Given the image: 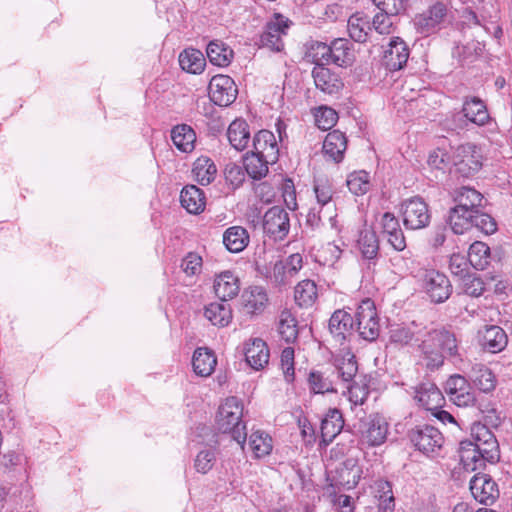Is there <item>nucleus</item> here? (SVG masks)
<instances>
[{"instance_id":"nucleus-47","label":"nucleus","mask_w":512,"mask_h":512,"mask_svg":"<svg viewBox=\"0 0 512 512\" xmlns=\"http://www.w3.org/2000/svg\"><path fill=\"white\" fill-rule=\"evenodd\" d=\"M192 173L199 184L208 185L214 180L217 169L210 158L202 156L194 162Z\"/></svg>"},{"instance_id":"nucleus-42","label":"nucleus","mask_w":512,"mask_h":512,"mask_svg":"<svg viewBox=\"0 0 512 512\" xmlns=\"http://www.w3.org/2000/svg\"><path fill=\"white\" fill-rule=\"evenodd\" d=\"M318 298L317 285L313 280L305 279L294 288V299L301 308L311 307Z\"/></svg>"},{"instance_id":"nucleus-63","label":"nucleus","mask_w":512,"mask_h":512,"mask_svg":"<svg viewBox=\"0 0 512 512\" xmlns=\"http://www.w3.org/2000/svg\"><path fill=\"white\" fill-rule=\"evenodd\" d=\"M271 283L275 286H286L293 278L287 270V265L283 261H276L269 276Z\"/></svg>"},{"instance_id":"nucleus-12","label":"nucleus","mask_w":512,"mask_h":512,"mask_svg":"<svg viewBox=\"0 0 512 512\" xmlns=\"http://www.w3.org/2000/svg\"><path fill=\"white\" fill-rule=\"evenodd\" d=\"M448 13L447 4L436 1L426 11L414 17V26L418 33L424 36L433 34L445 20Z\"/></svg>"},{"instance_id":"nucleus-10","label":"nucleus","mask_w":512,"mask_h":512,"mask_svg":"<svg viewBox=\"0 0 512 512\" xmlns=\"http://www.w3.org/2000/svg\"><path fill=\"white\" fill-rule=\"evenodd\" d=\"M262 226L270 238L282 241L290 230L289 213L281 206H273L265 212Z\"/></svg>"},{"instance_id":"nucleus-14","label":"nucleus","mask_w":512,"mask_h":512,"mask_svg":"<svg viewBox=\"0 0 512 512\" xmlns=\"http://www.w3.org/2000/svg\"><path fill=\"white\" fill-rule=\"evenodd\" d=\"M209 97L218 106H228L237 97L238 90L234 80L228 75L218 74L212 77L208 86Z\"/></svg>"},{"instance_id":"nucleus-51","label":"nucleus","mask_w":512,"mask_h":512,"mask_svg":"<svg viewBox=\"0 0 512 512\" xmlns=\"http://www.w3.org/2000/svg\"><path fill=\"white\" fill-rule=\"evenodd\" d=\"M472 381L482 392L489 393L496 388V377L485 365H477L473 368Z\"/></svg>"},{"instance_id":"nucleus-55","label":"nucleus","mask_w":512,"mask_h":512,"mask_svg":"<svg viewBox=\"0 0 512 512\" xmlns=\"http://www.w3.org/2000/svg\"><path fill=\"white\" fill-rule=\"evenodd\" d=\"M347 187L355 195H364L370 189V176L365 171L351 173L347 178Z\"/></svg>"},{"instance_id":"nucleus-39","label":"nucleus","mask_w":512,"mask_h":512,"mask_svg":"<svg viewBox=\"0 0 512 512\" xmlns=\"http://www.w3.org/2000/svg\"><path fill=\"white\" fill-rule=\"evenodd\" d=\"M347 30L351 39L355 42L364 43L367 41L371 30L370 20L363 13L357 12L349 17Z\"/></svg>"},{"instance_id":"nucleus-37","label":"nucleus","mask_w":512,"mask_h":512,"mask_svg":"<svg viewBox=\"0 0 512 512\" xmlns=\"http://www.w3.org/2000/svg\"><path fill=\"white\" fill-rule=\"evenodd\" d=\"M223 244L228 251L239 253L249 244V234L242 226L229 227L223 234Z\"/></svg>"},{"instance_id":"nucleus-35","label":"nucleus","mask_w":512,"mask_h":512,"mask_svg":"<svg viewBox=\"0 0 512 512\" xmlns=\"http://www.w3.org/2000/svg\"><path fill=\"white\" fill-rule=\"evenodd\" d=\"M417 325L412 322L410 326L394 325L389 330V341L398 347H405L417 342V337L423 330H416Z\"/></svg>"},{"instance_id":"nucleus-17","label":"nucleus","mask_w":512,"mask_h":512,"mask_svg":"<svg viewBox=\"0 0 512 512\" xmlns=\"http://www.w3.org/2000/svg\"><path fill=\"white\" fill-rule=\"evenodd\" d=\"M314 192L317 199L316 205H321L329 211L327 213L328 224L332 229L340 231L336 214V206L332 201L334 195L332 183L327 178H319L315 181Z\"/></svg>"},{"instance_id":"nucleus-27","label":"nucleus","mask_w":512,"mask_h":512,"mask_svg":"<svg viewBox=\"0 0 512 512\" xmlns=\"http://www.w3.org/2000/svg\"><path fill=\"white\" fill-rule=\"evenodd\" d=\"M371 493L377 502L378 512H394L395 497L392 484L384 479H377L371 485Z\"/></svg>"},{"instance_id":"nucleus-30","label":"nucleus","mask_w":512,"mask_h":512,"mask_svg":"<svg viewBox=\"0 0 512 512\" xmlns=\"http://www.w3.org/2000/svg\"><path fill=\"white\" fill-rule=\"evenodd\" d=\"M180 202L182 207L191 214L201 213L206 205L204 192L195 185H187L182 189Z\"/></svg>"},{"instance_id":"nucleus-41","label":"nucleus","mask_w":512,"mask_h":512,"mask_svg":"<svg viewBox=\"0 0 512 512\" xmlns=\"http://www.w3.org/2000/svg\"><path fill=\"white\" fill-rule=\"evenodd\" d=\"M275 161H266L261 155L247 152L243 157V164L246 173L254 180L264 178L269 172V165Z\"/></svg>"},{"instance_id":"nucleus-28","label":"nucleus","mask_w":512,"mask_h":512,"mask_svg":"<svg viewBox=\"0 0 512 512\" xmlns=\"http://www.w3.org/2000/svg\"><path fill=\"white\" fill-rule=\"evenodd\" d=\"M344 419L342 413L337 408H330L321 421V441L324 445L330 444L334 438L342 431Z\"/></svg>"},{"instance_id":"nucleus-45","label":"nucleus","mask_w":512,"mask_h":512,"mask_svg":"<svg viewBox=\"0 0 512 512\" xmlns=\"http://www.w3.org/2000/svg\"><path fill=\"white\" fill-rule=\"evenodd\" d=\"M171 138L174 145L182 152H191L194 149L196 134L186 124L175 126L171 131Z\"/></svg>"},{"instance_id":"nucleus-50","label":"nucleus","mask_w":512,"mask_h":512,"mask_svg":"<svg viewBox=\"0 0 512 512\" xmlns=\"http://www.w3.org/2000/svg\"><path fill=\"white\" fill-rule=\"evenodd\" d=\"M471 437L472 440H463L460 442V455L462 451H466V448H479L480 444H484L495 436L486 425L474 423L471 427Z\"/></svg>"},{"instance_id":"nucleus-1","label":"nucleus","mask_w":512,"mask_h":512,"mask_svg":"<svg viewBox=\"0 0 512 512\" xmlns=\"http://www.w3.org/2000/svg\"><path fill=\"white\" fill-rule=\"evenodd\" d=\"M418 362L428 372L443 367L445 358L460 359L459 341L445 327L424 328L417 337Z\"/></svg>"},{"instance_id":"nucleus-3","label":"nucleus","mask_w":512,"mask_h":512,"mask_svg":"<svg viewBox=\"0 0 512 512\" xmlns=\"http://www.w3.org/2000/svg\"><path fill=\"white\" fill-rule=\"evenodd\" d=\"M500 459L499 445L496 437L480 444L479 448H466L461 452L460 461L466 471L483 470L486 463L495 464Z\"/></svg>"},{"instance_id":"nucleus-21","label":"nucleus","mask_w":512,"mask_h":512,"mask_svg":"<svg viewBox=\"0 0 512 512\" xmlns=\"http://www.w3.org/2000/svg\"><path fill=\"white\" fill-rule=\"evenodd\" d=\"M312 77L316 88L325 94H338L344 87L340 76L324 66H315Z\"/></svg>"},{"instance_id":"nucleus-23","label":"nucleus","mask_w":512,"mask_h":512,"mask_svg":"<svg viewBox=\"0 0 512 512\" xmlns=\"http://www.w3.org/2000/svg\"><path fill=\"white\" fill-rule=\"evenodd\" d=\"M244 355L248 365L255 370L263 369L270 356L266 342L260 338H253L245 343Z\"/></svg>"},{"instance_id":"nucleus-16","label":"nucleus","mask_w":512,"mask_h":512,"mask_svg":"<svg viewBox=\"0 0 512 512\" xmlns=\"http://www.w3.org/2000/svg\"><path fill=\"white\" fill-rule=\"evenodd\" d=\"M470 491L476 501L492 505L499 497L496 482L487 474L477 473L470 480Z\"/></svg>"},{"instance_id":"nucleus-19","label":"nucleus","mask_w":512,"mask_h":512,"mask_svg":"<svg viewBox=\"0 0 512 512\" xmlns=\"http://www.w3.org/2000/svg\"><path fill=\"white\" fill-rule=\"evenodd\" d=\"M268 304V296L261 286H251L241 296V309L249 316L261 314Z\"/></svg>"},{"instance_id":"nucleus-58","label":"nucleus","mask_w":512,"mask_h":512,"mask_svg":"<svg viewBox=\"0 0 512 512\" xmlns=\"http://www.w3.org/2000/svg\"><path fill=\"white\" fill-rule=\"evenodd\" d=\"M338 121L337 112L330 107H319L315 113V124L323 130H330Z\"/></svg>"},{"instance_id":"nucleus-57","label":"nucleus","mask_w":512,"mask_h":512,"mask_svg":"<svg viewBox=\"0 0 512 512\" xmlns=\"http://www.w3.org/2000/svg\"><path fill=\"white\" fill-rule=\"evenodd\" d=\"M347 356L348 357H343L337 360L338 376L345 382L352 381L358 371V364L355 356L352 354H347Z\"/></svg>"},{"instance_id":"nucleus-7","label":"nucleus","mask_w":512,"mask_h":512,"mask_svg":"<svg viewBox=\"0 0 512 512\" xmlns=\"http://www.w3.org/2000/svg\"><path fill=\"white\" fill-rule=\"evenodd\" d=\"M401 214L404 226L410 230L423 229L431 220L428 204L419 196L406 199L401 205Z\"/></svg>"},{"instance_id":"nucleus-4","label":"nucleus","mask_w":512,"mask_h":512,"mask_svg":"<svg viewBox=\"0 0 512 512\" xmlns=\"http://www.w3.org/2000/svg\"><path fill=\"white\" fill-rule=\"evenodd\" d=\"M358 433L359 443L362 446L379 447L387 441L389 424L382 415L373 413L360 420Z\"/></svg>"},{"instance_id":"nucleus-64","label":"nucleus","mask_w":512,"mask_h":512,"mask_svg":"<svg viewBox=\"0 0 512 512\" xmlns=\"http://www.w3.org/2000/svg\"><path fill=\"white\" fill-rule=\"evenodd\" d=\"M215 461L216 455L213 450H202L194 460V467L197 472L206 474L213 468Z\"/></svg>"},{"instance_id":"nucleus-25","label":"nucleus","mask_w":512,"mask_h":512,"mask_svg":"<svg viewBox=\"0 0 512 512\" xmlns=\"http://www.w3.org/2000/svg\"><path fill=\"white\" fill-rule=\"evenodd\" d=\"M414 399L419 406L428 411L438 410L444 403L442 392L435 384L429 382L416 387Z\"/></svg>"},{"instance_id":"nucleus-56","label":"nucleus","mask_w":512,"mask_h":512,"mask_svg":"<svg viewBox=\"0 0 512 512\" xmlns=\"http://www.w3.org/2000/svg\"><path fill=\"white\" fill-rule=\"evenodd\" d=\"M369 395V386L364 381H354L347 388V397L352 406L363 405Z\"/></svg>"},{"instance_id":"nucleus-6","label":"nucleus","mask_w":512,"mask_h":512,"mask_svg":"<svg viewBox=\"0 0 512 512\" xmlns=\"http://www.w3.org/2000/svg\"><path fill=\"white\" fill-rule=\"evenodd\" d=\"M408 436L414 447L426 455L437 454L444 444L440 430L428 424L415 426Z\"/></svg>"},{"instance_id":"nucleus-33","label":"nucleus","mask_w":512,"mask_h":512,"mask_svg":"<svg viewBox=\"0 0 512 512\" xmlns=\"http://www.w3.org/2000/svg\"><path fill=\"white\" fill-rule=\"evenodd\" d=\"M206 54L210 63L219 67H227L234 57V51L221 40L210 41Z\"/></svg>"},{"instance_id":"nucleus-15","label":"nucleus","mask_w":512,"mask_h":512,"mask_svg":"<svg viewBox=\"0 0 512 512\" xmlns=\"http://www.w3.org/2000/svg\"><path fill=\"white\" fill-rule=\"evenodd\" d=\"M288 20L281 14H276L274 20L268 22L259 38V45L271 51L279 52L283 49L282 35L288 29Z\"/></svg>"},{"instance_id":"nucleus-9","label":"nucleus","mask_w":512,"mask_h":512,"mask_svg":"<svg viewBox=\"0 0 512 512\" xmlns=\"http://www.w3.org/2000/svg\"><path fill=\"white\" fill-rule=\"evenodd\" d=\"M444 390L450 401L459 407H473L476 405V395L472 386L460 374L451 375L445 382Z\"/></svg>"},{"instance_id":"nucleus-53","label":"nucleus","mask_w":512,"mask_h":512,"mask_svg":"<svg viewBox=\"0 0 512 512\" xmlns=\"http://www.w3.org/2000/svg\"><path fill=\"white\" fill-rule=\"evenodd\" d=\"M310 389L314 393L336 392L334 382L326 372L312 371L309 375Z\"/></svg>"},{"instance_id":"nucleus-43","label":"nucleus","mask_w":512,"mask_h":512,"mask_svg":"<svg viewBox=\"0 0 512 512\" xmlns=\"http://www.w3.org/2000/svg\"><path fill=\"white\" fill-rule=\"evenodd\" d=\"M462 111L470 122L479 126L485 125L489 120L486 105L480 98L472 97L467 99L464 102Z\"/></svg>"},{"instance_id":"nucleus-60","label":"nucleus","mask_w":512,"mask_h":512,"mask_svg":"<svg viewBox=\"0 0 512 512\" xmlns=\"http://www.w3.org/2000/svg\"><path fill=\"white\" fill-rule=\"evenodd\" d=\"M462 281V287L465 294L471 297H479L485 291L483 280L475 274H468Z\"/></svg>"},{"instance_id":"nucleus-44","label":"nucleus","mask_w":512,"mask_h":512,"mask_svg":"<svg viewBox=\"0 0 512 512\" xmlns=\"http://www.w3.org/2000/svg\"><path fill=\"white\" fill-rule=\"evenodd\" d=\"M476 210L451 208L449 211V224L455 234H463L473 228V215Z\"/></svg>"},{"instance_id":"nucleus-13","label":"nucleus","mask_w":512,"mask_h":512,"mask_svg":"<svg viewBox=\"0 0 512 512\" xmlns=\"http://www.w3.org/2000/svg\"><path fill=\"white\" fill-rule=\"evenodd\" d=\"M362 475V468L354 458H348L343 461L335 470L332 477V483L326 488V491L332 495L335 487L353 489L359 483Z\"/></svg>"},{"instance_id":"nucleus-40","label":"nucleus","mask_w":512,"mask_h":512,"mask_svg":"<svg viewBox=\"0 0 512 512\" xmlns=\"http://www.w3.org/2000/svg\"><path fill=\"white\" fill-rule=\"evenodd\" d=\"M453 199L457 203L455 208L477 210L481 205L483 196L480 192L471 187H460L453 191Z\"/></svg>"},{"instance_id":"nucleus-49","label":"nucleus","mask_w":512,"mask_h":512,"mask_svg":"<svg viewBox=\"0 0 512 512\" xmlns=\"http://www.w3.org/2000/svg\"><path fill=\"white\" fill-rule=\"evenodd\" d=\"M491 253L489 246L481 241L472 243L468 250L469 264L477 270H484L490 263Z\"/></svg>"},{"instance_id":"nucleus-18","label":"nucleus","mask_w":512,"mask_h":512,"mask_svg":"<svg viewBox=\"0 0 512 512\" xmlns=\"http://www.w3.org/2000/svg\"><path fill=\"white\" fill-rule=\"evenodd\" d=\"M329 332L335 342L342 345L354 330V318L345 310L334 311L329 319Z\"/></svg>"},{"instance_id":"nucleus-22","label":"nucleus","mask_w":512,"mask_h":512,"mask_svg":"<svg viewBox=\"0 0 512 512\" xmlns=\"http://www.w3.org/2000/svg\"><path fill=\"white\" fill-rule=\"evenodd\" d=\"M256 155H261L266 161H277L279 157V148L276 137L269 130H260L253 138V149L250 151Z\"/></svg>"},{"instance_id":"nucleus-36","label":"nucleus","mask_w":512,"mask_h":512,"mask_svg":"<svg viewBox=\"0 0 512 512\" xmlns=\"http://www.w3.org/2000/svg\"><path fill=\"white\" fill-rule=\"evenodd\" d=\"M329 47L330 64H335L339 67L348 66L353 60V53L351 44L347 39L337 38L334 39Z\"/></svg>"},{"instance_id":"nucleus-8","label":"nucleus","mask_w":512,"mask_h":512,"mask_svg":"<svg viewBox=\"0 0 512 512\" xmlns=\"http://www.w3.org/2000/svg\"><path fill=\"white\" fill-rule=\"evenodd\" d=\"M452 164L461 176H473L482 167V154L480 148L472 143L459 145L453 153Z\"/></svg>"},{"instance_id":"nucleus-34","label":"nucleus","mask_w":512,"mask_h":512,"mask_svg":"<svg viewBox=\"0 0 512 512\" xmlns=\"http://www.w3.org/2000/svg\"><path fill=\"white\" fill-rule=\"evenodd\" d=\"M205 317L214 325L218 327L228 326L233 318L232 308L226 302H213L205 307Z\"/></svg>"},{"instance_id":"nucleus-2","label":"nucleus","mask_w":512,"mask_h":512,"mask_svg":"<svg viewBox=\"0 0 512 512\" xmlns=\"http://www.w3.org/2000/svg\"><path fill=\"white\" fill-rule=\"evenodd\" d=\"M243 406L237 397H228L219 406L216 415V428L223 434L243 445L247 438L246 426L242 421Z\"/></svg>"},{"instance_id":"nucleus-59","label":"nucleus","mask_w":512,"mask_h":512,"mask_svg":"<svg viewBox=\"0 0 512 512\" xmlns=\"http://www.w3.org/2000/svg\"><path fill=\"white\" fill-rule=\"evenodd\" d=\"M473 227L486 235H490L497 230V223L491 215L477 209L473 215Z\"/></svg>"},{"instance_id":"nucleus-46","label":"nucleus","mask_w":512,"mask_h":512,"mask_svg":"<svg viewBox=\"0 0 512 512\" xmlns=\"http://www.w3.org/2000/svg\"><path fill=\"white\" fill-rule=\"evenodd\" d=\"M278 333L287 343H293L298 337V322L288 309L281 311L278 321Z\"/></svg>"},{"instance_id":"nucleus-20","label":"nucleus","mask_w":512,"mask_h":512,"mask_svg":"<svg viewBox=\"0 0 512 512\" xmlns=\"http://www.w3.org/2000/svg\"><path fill=\"white\" fill-rule=\"evenodd\" d=\"M215 295L223 302L235 298L240 291V280L230 270L215 275L213 282Z\"/></svg>"},{"instance_id":"nucleus-26","label":"nucleus","mask_w":512,"mask_h":512,"mask_svg":"<svg viewBox=\"0 0 512 512\" xmlns=\"http://www.w3.org/2000/svg\"><path fill=\"white\" fill-rule=\"evenodd\" d=\"M346 148L347 138L345 134L339 130H333L326 135L322 150L327 159L334 163H340L344 158Z\"/></svg>"},{"instance_id":"nucleus-48","label":"nucleus","mask_w":512,"mask_h":512,"mask_svg":"<svg viewBox=\"0 0 512 512\" xmlns=\"http://www.w3.org/2000/svg\"><path fill=\"white\" fill-rule=\"evenodd\" d=\"M181 68L189 73H201L206 65L203 53L197 49H185L179 55Z\"/></svg>"},{"instance_id":"nucleus-29","label":"nucleus","mask_w":512,"mask_h":512,"mask_svg":"<svg viewBox=\"0 0 512 512\" xmlns=\"http://www.w3.org/2000/svg\"><path fill=\"white\" fill-rule=\"evenodd\" d=\"M507 341L505 331L496 325L486 326L483 331L479 332L481 346L492 353L502 351L506 347Z\"/></svg>"},{"instance_id":"nucleus-61","label":"nucleus","mask_w":512,"mask_h":512,"mask_svg":"<svg viewBox=\"0 0 512 512\" xmlns=\"http://www.w3.org/2000/svg\"><path fill=\"white\" fill-rule=\"evenodd\" d=\"M329 211L321 205L312 206L306 215V224L312 229H317L328 223L327 213Z\"/></svg>"},{"instance_id":"nucleus-5","label":"nucleus","mask_w":512,"mask_h":512,"mask_svg":"<svg viewBox=\"0 0 512 512\" xmlns=\"http://www.w3.org/2000/svg\"><path fill=\"white\" fill-rule=\"evenodd\" d=\"M359 336L366 341H374L380 333L379 318L374 302L367 298L358 306L355 314L354 326Z\"/></svg>"},{"instance_id":"nucleus-38","label":"nucleus","mask_w":512,"mask_h":512,"mask_svg":"<svg viewBox=\"0 0 512 512\" xmlns=\"http://www.w3.org/2000/svg\"><path fill=\"white\" fill-rule=\"evenodd\" d=\"M357 247L364 259H377L380 243L376 232L373 229L362 230L357 240Z\"/></svg>"},{"instance_id":"nucleus-31","label":"nucleus","mask_w":512,"mask_h":512,"mask_svg":"<svg viewBox=\"0 0 512 512\" xmlns=\"http://www.w3.org/2000/svg\"><path fill=\"white\" fill-rule=\"evenodd\" d=\"M227 137L234 149L243 151L250 141L249 125L243 119H235L227 129Z\"/></svg>"},{"instance_id":"nucleus-11","label":"nucleus","mask_w":512,"mask_h":512,"mask_svg":"<svg viewBox=\"0 0 512 512\" xmlns=\"http://www.w3.org/2000/svg\"><path fill=\"white\" fill-rule=\"evenodd\" d=\"M423 288L432 302L443 303L452 293L448 277L437 270H425L422 275Z\"/></svg>"},{"instance_id":"nucleus-24","label":"nucleus","mask_w":512,"mask_h":512,"mask_svg":"<svg viewBox=\"0 0 512 512\" xmlns=\"http://www.w3.org/2000/svg\"><path fill=\"white\" fill-rule=\"evenodd\" d=\"M408 57L409 49L406 43L397 37L390 41L388 49L385 50L383 63L388 70L398 71L407 63Z\"/></svg>"},{"instance_id":"nucleus-62","label":"nucleus","mask_w":512,"mask_h":512,"mask_svg":"<svg viewBox=\"0 0 512 512\" xmlns=\"http://www.w3.org/2000/svg\"><path fill=\"white\" fill-rule=\"evenodd\" d=\"M468 257L460 253H453L449 261V269L454 276L463 279L465 276L470 274Z\"/></svg>"},{"instance_id":"nucleus-52","label":"nucleus","mask_w":512,"mask_h":512,"mask_svg":"<svg viewBox=\"0 0 512 512\" xmlns=\"http://www.w3.org/2000/svg\"><path fill=\"white\" fill-rule=\"evenodd\" d=\"M305 57L308 61L315 64V66L330 65L329 47L324 42L314 41L307 47Z\"/></svg>"},{"instance_id":"nucleus-54","label":"nucleus","mask_w":512,"mask_h":512,"mask_svg":"<svg viewBox=\"0 0 512 512\" xmlns=\"http://www.w3.org/2000/svg\"><path fill=\"white\" fill-rule=\"evenodd\" d=\"M249 445L256 457H263L271 452L272 439L264 432L255 431L250 435Z\"/></svg>"},{"instance_id":"nucleus-32","label":"nucleus","mask_w":512,"mask_h":512,"mask_svg":"<svg viewBox=\"0 0 512 512\" xmlns=\"http://www.w3.org/2000/svg\"><path fill=\"white\" fill-rule=\"evenodd\" d=\"M217 364V358L212 350L208 348H198L195 350L192 358L194 372L201 377L210 376Z\"/></svg>"}]
</instances>
